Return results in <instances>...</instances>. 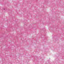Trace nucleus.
<instances>
[{
	"label": "nucleus",
	"mask_w": 64,
	"mask_h": 64,
	"mask_svg": "<svg viewBox=\"0 0 64 64\" xmlns=\"http://www.w3.org/2000/svg\"><path fill=\"white\" fill-rule=\"evenodd\" d=\"M4 10H5V9H4Z\"/></svg>",
	"instance_id": "obj_1"
}]
</instances>
